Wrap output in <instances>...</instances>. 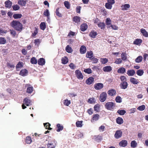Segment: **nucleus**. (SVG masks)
Instances as JSON below:
<instances>
[{"instance_id": "nucleus-1", "label": "nucleus", "mask_w": 148, "mask_h": 148, "mask_svg": "<svg viewBox=\"0 0 148 148\" xmlns=\"http://www.w3.org/2000/svg\"><path fill=\"white\" fill-rule=\"evenodd\" d=\"M43 138L44 140L48 141V148H55L57 142L54 139L51 137L47 136H45Z\"/></svg>"}, {"instance_id": "nucleus-2", "label": "nucleus", "mask_w": 148, "mask_h": 148, "mask_svg": "<svg viewBox=\"0 0 148 148\" xmlns=\"http://www.w3.org/2000/svg\"><path fill=\"white\" fill-rule=\"evenodd\" d=\"M11 26L16 30L18 31H21L22 30V25L19 21H13L11 24Z\"/></svg>"}, {"instance_id": "nucleus-3", "label": "nucleus", "mask_w": 148, "mask_h": 148, "mask_svg": "<svg viewBox=\"0 0 148 148\" xmlns=\"http://www.w3.org/2000/svg\"><path fill=\"white\" fill-rule=\"evenodd\" d=\"M23 102V103L22 106L23 109H25L26 108V107L25 105L28 106L30 105H32L31 101L30 99L27 98H26L24 99Z\"/></svg>"}, {"instance_id": "nucleus-4", "label": "nucleus", "mask_w": 148, "mask_h": 148, "mask_svg": "<svg viewBox=\"0 0 148 148\" xmlns=\"http://www.w3.org/2000/svg\"><path fill=\"white\" fill-rule=\"evenodd\" d=\"M115 103L112 102H109L106 104V107L108 110H112L115 106Z\"/></svg>"}, {"instance_id": "nucleus-5", "label": "nucleus", "mask_w": 148, "mask_h": 148, "mask_svg": "<svg viewBox=\"0 0 148 148\" xmlns=\"http://www.w3.org/2000/svg\"><path fill=\"white\" fill-rule=\"evenodd\" d=\"M107 95L105 92H103L100 95V100L101 102H103L106 99Z\"/></svg>"}, {"instance_id": "nucleus-6", "label": "nucleus", "mask_w": 148, "mask_h": 148, "mask_svg": "<svg viewBox=\"0 0 148 148\" xmlns=\"http://www.w3.org/2000/svg\"><path fill=\"white\" fill-rule=\"evenodd\" d=\"M25 87H27V92L29 93H31L33 91V87L29 84H26Z\"/></svg>"}, {"instance_id": "nucleus-7", "label": "nucleus", "mask_w": 148, "mask_h": 148, "mask_svg": "<svg viewBox=\"0 0 148 148\" xmlns=\"http://www.w3.org/2000/svg\"><path fill=\"white\" fill-rule=\"evenodd\" d=\"M122 132L121 130H117L114 134V137L118 139L121 138L122 135Z\"/></svg>"}, {"instance_id": "nucleus-8", "label": "nucleus", "mask_w": 148, "mask_h": 148, "mask_svg": "<svg viewBox=\"0 0 148 148\" xmlns=\"http://www.w3.org/2000/svg\"><path fill=\"white\" fill-rule=\"evenodd\" d=\"M75 73L77 77L79 79H82L83 78V76L79 71L76 70L75 71Z\"/></svg>"}, {"instance_id": "nucleus-9", "label": "nucleus", "mask_w": 148, "mask_h": 148, "mask_svg": "<svg viewBox=\"0 0 148 148\" xmlns=\"http://www.w3.org/2000/svg\"><path fill=\"white\" fill-rule=\"evenodd\" d=\"M99 115L98 114H95L93 115V117L91 120L92 123L98 120L99 118Z\"/></svg>"}, {"instance_id": "nucleus-10", "label": "nucleus", "mask_w": 148, "mask_h": 148, "mask_svg": "<svg viewBox=\"0 0 148 148\" xmlns=\"http://www.w3.org/2000/svg\"><path fill=\"white\" fill-rule=\"evenodd\" d=\"M103 87V84L101 83H98L95 84L94 85V88L96 90H100Z\"/></svg>"}, {"instance_id": "nucleus-11", "label": "nucleus", "mask_w": 148, "mask_h": 148, "mask_svg": "<svg viewBox=\"0 0 148 148\" xmlns=\"http://www.w3.org/2000/svg\"><path fill=\"white\" fill-rule=\"evenodd\" d=\"M94 80V78L92 77H90L87 79L86 81V83L88 85H90L92 84Z\"/></svg>"}, {"instance_id": "nucleus-12", "label": "nucleus", "mask_w": 148, "mask_h": 148, "mask_svg": "<svg viewBox=\"0 0 148 148\" xmlns=\"http://www.w3.org/2000/svg\"><path fill=\"white\" fill-rule=\"evenodd\" d=\"M112 67L110 66H108L103 67V70L105 72H110L112 70Z\"/></svg>"}, {"instance_id": "nucleus-13", "label": "nucleus", "mask_w": 148, "mask_h": 148, "mask_svg": "<svg viewBox=\"0 0 148 148\" xmlns=\"http://www.w3.org/2000/svg\"><path fill=\"white\" fill-rule=\"evenodd\" d=\"M121 9L123 10H128L130 7V5L128 4H125L122 5L121 6Z\"/></svg>"}, {"instance_id": "nucleus-14", "label": "nucleus", "mask_w": 148, "mask_h": 148, "mask_svg": "<svg viewBox=\"0 0 148 148\" xmlns=\"http://www.w3.org/2000/svg\"><path fill=\"white\" fill-rule=\"evenodd\" d=\"M28 71L26 69H23L21 70L20 73V75L23 76H25L27 75Z\"/></svg>"}, {"instance_id": "nucleus-15", "label": "nucleus", "mask_w": 148, "mask_h": 148, "mask_svg": "<svg viewBox=\"0 0 148 148\" xmlns=\"http://www.w3.org/2000/svg\"><path fill=\"white\" fill-rule=\"evenodd\" d=\"M135 73V71L133 69L128 70L127 72V74L129 76H133Z\"/></svg>"}, {"instance_id": "nucleus-16", "label": "nucleus", "mask_w": 148, "mask_h": 148, "mask_svg": "<svg viewBox=\"0 0 148 148\" xmlns=\"http://www.w3.org/2000/svg\"><path fill=\"white\" fill-rule=\"evenodd\" d=\"M87 25L86 23H83L81 25L80 30L82 31H84L87 28Z\"/></svg>"}, {"instance_id": "nucleus-17", "label": "nucleus", "mask_w": 148, "mask_h": 148, "mask_svg": "<svg viewBox=\"0 0 148 148\" xmlns=\"http://www.w3.org/2000/svg\"><path fill=\"white\" fill-rule=\"evenodd\" d=\"M119 145L121 147H125L127 145V142L125 140L121 141L119 143Z\"/></svg>"}, {"instance_id": "nucleus-18", "label": "nucleus", "mask_w": 148, "mask_h": 148, "mask_svg": "<svg viewBox=\"0 0 148 148\" xmlns=\"http://www.w3.org/2000/svg\"><path fill=\"white\" fill-rule=\"evenodd\" d=\"M86 51V48L84 46H82L80 49V52L81 54H84Z\"/></svg>"}, {"instance_id": "nucleus-19", "label": "nucleus", "mask_w": 148, "mask_h": 148, "mask_svg": "<svg viewBox=\"0 0 148 148\" xmlns=\"http://www.w3.org/2000/svg\"><path fill=\"white\" fill-rule=\"evenodd\" d=\"M45 60L43 58H40L38 61V64L42 66L45 64Z\"/></svg>"}, {"instance_id": "nucleus-20", "label": "nucleus", "mask_w": 148, "mask_h": 148, "mask_svg": "<svg viewBox=\"0 0 148 148\" xmlns=\"http://www.w3.org/2000/svg\"><path fill=\"white\" fill-rule=\"evenodd\" d=\"M108 93L109 95L111 96H113L116 95V92L115 90L113 89H112L108 91Z\"/></svg>"}, {"instance_id": "nucleus-21", "label": "nucleus", "mask_w": 148, "mask_h": 148, "mask_svg": "<svg viewBox=\"0 0 148 148\" xmlns=\"http://www.w3.org/2000/svg\"><path fill=\"white\" fill-rule=\"evenodd\" d=\"M86 57L90 59L92 58L93 57V53L92 51H88L86 54Z\"/></svg>"}, {"instance_id": "nucleus-22", "label": "nucleus", "mask_w": 148, "mask_h": 148, "mask_svg": "<svg viewBox=\"0 0 148 148\" xmlns=\"http://www.w3.org/2000/svg\"><path fill=\"white\" fill-rule=\"evenodd\" d=\"M57 129L56 131L57 132H60L62 131L63 129V127L62 125H61L60 124H58L56 125Z\"/></svg>"}, {"instance_id": "nucleus-23", "label": "nucleus", "mask_w": 148, "mask_h": 148, "mask_svg": "<svg viewBox=\"0 0 148 148\" xmlns=\"http://www.w3.org/2000/svg\"><path fill=\"white\" fill-rule=\"evenodd\" d=\"M5 6L6 8H10L12 5V2L9 0H8L5 2Z\"/></svg>"}, {"instance_id": "nucleus-24", "label": "nucleus", "mask_w": 148, "mask_h": 148, "mask_svg": "<svg viewBox=\"0 0 148 148\" xmlns=\"http://www.w3.org/2000/svg\"><path fill=\"white\" fill-rule=\"evenodd\" d=\"M62 63L63 64H66L68 62V59L67 57L66 56H65L62 59Z\"/></svg>"}, {"instance_id": "nucleus-25", "label": "nucleus", "mask_w": 148, "mask_h": 148, "mask_svg": "<svg viewBox=\"0 0 148 148\" xmlns=\"http://www.w3.org/2000/svg\"><path fill=\"white\" fill-rule=\"evenodd\" d=\"M80 17L77 16H75L73 17V21L75 22L78 23L80 22Z\"/></svg>"}, {"instance_id": "nucleus-26", "label": "nucleus", "mask_w": 148, "mask_h": 148, "mask_svg": "<svg viewBox=\"0 0 148 148\" xmlns=\"http://www.w3.org/2000/svg\"><path fill=\"white\" fill-rule=\"evenodd\" d=\"M130 81L134 84H137L138 83V80L133 77L130 78Z\"/></svg>"}, {"instance_id": "nucleus-27", "label": "nucleus", "mask_w": 148, "mask_h": 148, "mask_svg": "<svg viewBox=\"0 0 148 148\" xmlns=\"http://www.w3.org/2000/svg\"><path fill=\"white\" fill-rule=\"evenodd\" d=\"M121 88L125 89L127 88L128 84L126 82H123L121 83Z\"/></svg>"}, {"instance_id": "nucleus-28", "label": "nucleus", "mask_w": 148, "mask_h": 148, "mask_svg": "<svg viewBox=\"0 0 148 148\" xmlns=\"http://www.w3.org/2000/svg\"><path fill=\"white\" fill-rule=\"evenodd\" d=\"M140 31L143 35L146 37H148V33L146 32L144 29H140Z\"/></svg>"}, {"instance_id": "nucleus-29", "label": "nucleus", "mask_w": 148, "mask_h": 148, "mask_svg": "<svg viewBox=\"0 0 148 148\" xmlns=\"http://www.w3.org/2000/svg\"><path fill=\"white\" fill-rule=\"evenodd\" d=\"M65 50L67 52L69 53H71L73 51L72 49L69 45H67L66 46Z\"/></svg>"}, {"instance_id": "nucleus-30", "label": "nucleus", "mask_w": 148, "mask_h": 148, "mask_svg": "<svg viewBox=\"0 0 148 148\" xmlns=\"http://www.w3.org/2000/svg\"><path fill=\"white\" fill-rule=\"evenodd\" d=\"M144 73L143 70L142 69H139L136 71V74L139 76H142L143 74Z\"/></svg>"}, {"instance_id": "nucleus-31", "label": "nucleus", "mask_w": 148, "mask_h": 148, "mask_svg": "<svg viewBox=\"0 0 148 148\" xmlns=\"http://www.w3.org/2000/svg\"><path fill=\"white\" fill-rule=\"evenodd\" d=\"M116 123L119 124H121L123 123V119L120 117H118L116 119Z\"/></svg>"}, {"instance_id": "nucleus-32", "label": "nucleus", "mask_w": 148, "mask_h": 148, "mask_svg": "<svg viewBox=\"0 0 148 148\" xmlns=\"http://www.w3.org/2000/svg\"><path fill=\"white\" fill-rule=\"evenodd\" d=\"M97 35V32L94 31H92L89 34L90 36L93 38H95Z\"/></svg>"}, {"instance_id": "nucleus-33", "label": "nucleus", "mask_w": 148, "mask_h": 148, "mask_svg": "<svg viewBox=\"0 0 148 148\" xmlns=\"http://www.w3.org/2000/svg\"><path fill=\"white\" fill-rule=\"evenodd\" d=\"M125 71V69L123 67H121L117 70V72L119 73H124Z\"/></svg>"}, {"instance_id": "nucleus-34", "label": "nucleus", "mask_w": 148, "mask_h": 148, "mask_svg": "<svg viewBox=\"0 0 148 148\" xmlns=\"http://www.w3.org/2000/svg\"><path fill=\"white\" fill-rule=\"evenodd\" d=\"M142 42V40L141 39H136L134 41V44L138 45Z\"/></svg>"}, {"instance_id": "nucleus-35", "label": "nucleus", "mask_w": 148, "mask_h": 148, "mask_svg": "<svg viewBox=\"0 0 148 148\" xmlns=\"http://www.w3.org/2000/svg\"><path fill=\"white\" fill-rule=\"evenodd\" d=\"M22 15L21 14H14L13 17L15 19L19 18L21 17Z\"/></svg>"}, {"instance_id": "nucleus-36", "label": "nucleus", "mask_w": 148, "mask_h": 148, "mask_svg": "<svg viewBox=\"0 0 148 148\" xmlns=\"http://www.w3.org/2000/svg\"><path fill=\"white\" fill-rule=\"evenodd\" d=\"M44 15L46 16L47 17L48 19H49V17L50 15L48 9H46L44 13Z\"/></svg>"}, {"instance_id": "nucleus-37", "label": "nucleus", "mask_w": 148, "mask_h": 148, "mask_svg": "<svg viewBox=\"0 0 148 148\" xmlns=\"http://www.w3.org/2000/svg\"><path fill=\"white\" fill-rule=\"evenodd\" d=\"M44 125L46 129H48L49 130H51L52 128L50 127L51 125L49 123H44Z\"/></svg>"}, {"instance_id": "nucleus-38", "label": "nucleus", "mask_w": 148, "mask_h": 148, "mask_svg": "<svg viewBox=\"0 0 148 148\" xmlns=\"http://www.w3.org/2000/svg\"><path fill=\"white\" fill-rule=\"evenodd\" d=\"M105 22L106 25L109 26L111 24V21L110 18H108L106 20Z\"/></svg>"}, {"instance_id": "nucleus-39", "label": "nucleus", "mask_w": 148, "mask_h": 148, "mask_svg": "<svg viewBox=\"0 0 148 148\" xmlns=\"http://www.w3.org/2000/svg\"><path fill=\"white\" fill-rule=\"evenodd\" d=\"M40 27L41 29L44 30L46 28V25L45 23L42 22L40 25Z\"/></svg>"}, {"instance_id": "nucleus-40", "label": "nucleus", "mask_w": 148, "mask_h": 148, "mask_svg": "<svg viewBox=\"0 0 148 148\" xmlns=\"http://www.w3.org/2000/svg\"><path fill=\"white\" fill-rule=\"evenodd\" d=\"M101 61L102 64H105L108 62V60L106 58H101Z\"/></svg>"}, {"instance_id": "nucleus-41", "label": "nucleus", "mask_w": 148, "mask_h": 148, "mask_svg": "<svg viewBox=\"0 0 148 148\" xmlns=\"http://www.w3.org/2000/svg\"><path fill=\"white\" fill-rule=\"evenodd\" d=\"M6 40L4 38L0 37V44H4L5 43Z\"/></svg>"}, {"instance_id": "nucleus-42", "label": "nucleus", "mask_w": 148, "mask_h": 148, "mask_svg": "<svg viewBox=\"0 0 148 148\" xmlns=\"http://www.w3.org/2000/svg\"><path fill=\"white\" fill-rule=\"evenodd\" d=\"M143 57L141 56L138 57L135 60V61L137 63L140 62L142 60Z\"/></svg>"}, {"instance_id": "nucleus-43", "label": "nucleus", "mask_w": 148, "mask_h": 148, "mask_svg": "<svg viewBox=\"0 0 148 148\" xmlns=\"http://www.w3.org/2000/svg\"><path fill=\"white\" fill-rule=\"evenodd\" d=\"M30 61L32 64H36L37 63V60L34 57L32 58L31 59Z\"/></svg>"}, {"instance_id": "nucleus-44", "label": "nucleus", "mask_w": 148, "mask_h": 148, "mask_svg": "<svg viewBox=\"0 0 148 148\" xmlns=\"http://www.w3.org/2000/svg\"><path fill=\"white\" fill-rule=\"evenodd\" d=\"M137 143L135 140L132 141L131 143V147H135L137 146Z\"/></svg>"}, {"instance_id": "nucleus-45", "label": "nucleus", "mask_w": 148, "mask_h": 148, "mask_svg": "<svg viewBox=\"0 0 148 148\" xmlns=\"http://www.w3.org/2000/svg\"><path fill=\"white\" fill-rule=\"evenodd\" d=\"M88 102L90 103H94L95 102V100L93 98H90L88 99Z\"/></svg>"}, {"instance_id": "nucleus-46", "label": "nucleus", "mask_w": 148, "mask_h": 148, "mask_svg": "<svg viewBox=\"0 0 148 148\" xmlns=\"http://www.w3.org/2000/svg\"><path fill=\"white\" fill-rule=\"evenodd\" d=\"M115 100L116 102L120 103L122 102V98L120 97L117 96Z\"/></svg>"}, {"instance_id": "nucleus-47", "label": "nucleus", "mask_w": 148, "mask_h": 148, "mask_svg": "<svg viewBox=\"0 0 148 148\" xmlns=\"http://www.w3.org/2000/svg\"><path fill=\"white\" fill-rule=\"evenodd\" d=\"M98 27H100L101 29H103L104 28L105 26V24L103 23H100L98 24Z\"/></svg>"}, {"instance_id": "nucleus-48", "label": "nucleus", "mask_w": 148, "mask_h": 148, "mask_svg": "<svg viewBox=\"0 0 148 148\" xmlns=\"http://www.w3.org/2000/svg\"><path fill=\"white\" fill-rule=\"evenodd\" d=\"M82 121H78L76 122V126L77 127H81L82 126Z\"/></svg>"}, {"instance_id": "nucleus-49", "label": "nucleus", "mask_w": 148, "mask_h": 148, "mask_svg": "<svg viewBox=\"0 0 148 148\" xmlns=\"http://www.w3.org/2000/svg\"><path fill=\"white\" fill-rule=\"evenodd\" d=\"M22 67V65L21 63L19 62L16 66V70L19 71V69L21 68Z\"/></svg>"}, {"instance_id": "nucleus-50", "label": "nucleus", "mask_w": 148, "mask_h": 148, "mask_svg": "<svg viewBox=\"0 0 148 148\" xmlns=\"http://www.w3.org/2000/svg\"><path fill=\"white\" fill-rule=\"evenodd\" d=\"M71 103L70 101L68 100V99H66L64 100V104L66 106H68Z\"/></svg>"}, {"instance_id": "nucleus-51", "label": "nucleus", "mask_w": 148, "mask_h": 148, "mask_svg": "<svg viewBox=\"0 0 148 148\" xmlns=\"http://www.w3.org/2000/svg\"><path fill=\"white\" fill-rule=\"evenodd\" d=\"M122 60L120 58H116V59L114 63L116 64H119L121 63Z\"/></svg>"}, {"instance_id": "nucleus-52", "label": "nucleus", "mask_w": 148, "mask_h": 148, "mask_svg": "<svg viewBox=\"0 0 148 148\" xmlns=\"http://www.w3.org/2000/svg\"><path fill=\"white\" fill-rule=\"evenodd\" d=\"M26 142L27 144H30L32 142L31 138L29 136H27L26 138Z\"/></svg>"}, {"instance_id": "nucleus-53", "label": "nucleus", "mask_w": 148, "mask_h": 148, "mask_svg": "<svg viewBox=\"0 0 148 148\" xmlns=\"http://www.w3.org/2000/svg\"><path fill=\"white\" fill-rule=\"evenodd\" d=\"M117 113L121 115H123L126 113V111L124 110H119L117 111Z\"/></svg>"}, {"instance_id": "nucleus-54", "label": "nucleus", "mask_w": 148, "mask_h": 148, "mask_svg": "<svg viewBox=\"0 0 148 148\" xmlns=\"http://www.w3.org/2000/svg\"><path fill=\"white\" fill-rule=\"evenodd\" d=\"M111 4H110V3H106V4L105 5V6L106 8L109 9H111L112 6Z\"/></svg>"}, {"instance_id": "nucleus-55", "label": "nucleus", "mask_w": 148, "mask_h": 148, "mask_svg": "<svg viewBox=\"0 0 148 148\" xmlns=\"http://www.w3.org/2000/svg\"><path fill=\"white\" fill-rule=\"evenodd\" d=\"M18 3L22 6H25L26 4V2L24 1L20 0L18 1Z\"/></svg>"}, {"instance_id": "nucleus-56", "label": "nucleus", "mask_w": 148, "mask_h": 148, "mask_svg": "<svg viewBox=\"0 0 148 148\" xmlns=\"http://www.w3.org/2000/svg\"><path fill=\"white\" fill-rule=\"evenodd\" d=\"M10 34L13 37H15L16 36V32L14 30H10Z\"/></svg>"}, {"instance_id": "nucleus-57", "label": "nucleus", "mask_w": 148, "mask_h": 148, "mask_svg": "<svg viewBox=\"0 0 148 148\" xmlns=\"http://www.w3.org/2000/svg\"><path fill=\"white\" fill-rule=\"evenodd\" d=\"M145 106L144 105H143L139 106L137 108V109L143 111L145 110Z\"/></svg>"}, {"instance_id": "nucleus-58", "label": "nucleus", "mask_w": 148, "mask_h": 148, "mask_svg": "<svg viewBox=\"0 0 148 148\" xmlns=\"http://www.w3.org/2000/svg\"><path fill=\"white\" fill-rule=\"evenodd\" d=\"M64 5L67 9H69L70 8L69 3L68 1H65L64 2Z\"/></svg>"}, {"instance_id": "nucleus-59", "label": "nucleus", "mask_w": 148, "mask_h": 148, "mask_svg": "<svg viewBox=\"0 0 148 148\" xmlns=\"http://www.w3.org/2000/svg\"><path fill=\"white\" fill-rule=\"evenodd\" d=\"M34 43L36 45L38 46L40 42V39H37L34 40Z\"/></svg>"}, {"instance_id": "nucleus-60", "label": "nucleus", "mask_w": 148, "mask_h": 148, "mask_svg": "<svg viewBox=\"0 0 148 148\" xmlns=\"http://www.w3.org/2000/svg\"><path fill=\"white\" fill-rule=\"evenodd\" d=\"M7 65L8 68L12 70L14 67V66L12 64H10L9 63H8Z\"/></svg>"}, {"instance_id": "nucleus-61", "label": "nucleus", "mask_w": 148, "mask_h": 148, "mask_svg": "<svg viewBox=\"0 0 148 148\" xmlns=\"http://www.w3.org/2000/svg\"><path fill=\"white\" fill-rule=\"evenodd\" d=\"M94 109L95 111L98 112L99 110V104L95 105L94 107Z\"/></svg>"}, {"instance_id": "nucleus-62", "label": "nucleus", "mask_w": 148, "mask_h": 148, "mask_svg": "<svg viewBox=\"0 0 148 148\" xmlns=\"http://www.w3.org/2000/svg\"><path fill=\"white\" fill-rule=\"evenodd\" d=\"M84 71L85 73L88 74H90L92 73L91 70L89 68L86 69L84 70Z\"/></svg>"}, {"instance_id": "nucleus-63", "label": "nucleus", "mask_w": 148, "mask_h": 148, "mask_svg": "<svg viewBox=\"0 0 148 148\" xmlns=\"http://www.w3.org/2000/svg\"><path fill=\"white\" fill-rule=\"evenodd\" d=\"M121 57L122 59L123 60H125L127 58L125 54L124 53H122L121 54Z\"/></svg>"}, {"instance_id": "nucleus-64", "label": "nucleus", "mask_w": 148, "mask_h": 148, "mask_svg": "<svg viewBox=\"0 0 148 148\" xmlns=\"http://www.w3.org/2000/svg\"><path fill=\"white\" fill-rule=\"evenodd\" d=\"M12 8L14 10H18L19 9L20 7L18 5H16L13 6H12Z\"/></svg>"}]
</instances>
